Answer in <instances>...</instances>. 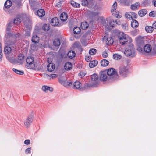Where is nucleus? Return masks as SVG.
Here are the masks:
<instances>
[{
  "instance_id": "6ab92c4d",
  "label": "nucleus",
  "mask_w": 156,
  "mask_h": 156,
  "mask_svg": "<svg viewBox=\"0 0 156 156\" xmlns=\"http://www.w3.org/2000/svg\"><path fill=\"white\" fill-rule=\"evenodd\" d=\"M68 18V16L66 13L65 12L62 13L60 16V20L62 22L66 21Z\"/></svg>"
},
{
  "instance_id": "5701e85b",
  "label": "nucleus",
  "mask_w": 156,
  "mask_h": 156,
  "mask_svg": "<svg viewBox=\"0 0 156 156\" xmlns=\"http://www.w3.org/2000/svg\"><path fill=\"white\" fill-rule=\"evenodd\" d=\"M81 85V83L79 81H76L74 83L73 88L76 89H79L80 90H81V88H80V87Z\"/></svg>"
},
{
  "instance_id": "7ed1b4c3",
  "label": "nucleus",
  "mask_w": 156,
  "mask_h": 156,
  "mask_svg": "<svg viewBox=\"0 0 156 156\" xmlns=\"http://www.w3.org/2000/svg\"><path fill=\"white\" fill-rule=\"evenodd\" d=\"M27 64L26 66L28 69H32L34 67V59L31 56L28 57L26 58Z\"/></svg>"
},
{
  "instance_id": "e2e57ef3",
  "label": "nucleus",
  "mask_w": 156,
  "mask_h": 156,
  "mask_svg": "<svg viewBox=\"0 0 156 156\" xmlns=\"http://www.w3.org/2000/svg\"><path fill=\"white\" fill-rule=\"evenodd\" d=\"M152 27L153 28L156 29V21L154 22L152 24Z\"/></svg>"
},
{
  "instance_id": "4d7b16f0",
  "label": "nucleus",
  "mask_w": 156,
  "mask_h": 156,
  "mask_svg": "<svg viewBox=\"0 0 156 156\" xmlns=\"http://www.w3.org/2000/svg\"><path fill=\"white\" fill-rule=\"evenodd\" d=\"M31 148H29L26 149L25 151V152L26 154L29 153L30 154L31 153L30 151Z\"/></svg>"
},
{
  "instance_id": "c756f323",
  "label": "nucleus",
  "mask_w": 156,
  "mask_h": 156,
  "mask_svg": "<svg viewBox=\"0 0 156 156\" xmlns=\"http://www.w3.org/2000/svg\"><path fill=\"white\" fill-rule=\"evenodd\" d=\"M113 42V40L111 37H108L106 39V43L107 45H112Z\"/></svg>"
},
{
  "instance_id": "cd10ccee",
  "label": "nucleus",
  "mask_w": 156,
  "mask_h": 156,
  "mask_svg": "<svg viewBox=\"0 0 156 156\" xmlns=\"http://www.w3.org/2000/svg\"><path fill=\"white\" fill-rule=\"evenodd\" d=\"M140 6V3L139 2L135 3L131 5V8L133 10L137 9Z\"/></svg>"
},
{
  "instance_id": "72a5a7b5",
  "label": "nucleus",
  "mask_w": 156,
  "mask_h": 156,
  "mask_svg": "<svg viewBox=\"0 0 156 156\" xmlns=\"http://www.w3.org/2000/svg\"><path fill=\"white\" fill-rule=\"evenodd\" d=\"M147 13V10L145 9H142L139 12V15L141 17H143Z\"/></svg>"
},
{
  "instance_id": "f3484780",
  "label": "nucleus",
  "mask_w": 156,
  "mask_h": 156,
  "mask_svg": "<svg viewBox=\"0 0 156 156\" xmlns=\"http://www.w3.org/2000/svg\"><path fill=\"white\" fill-rule=\"evenodd\" d=\"M41 89L43 91L45 92H48V91L50 92H52L53 90L52 87L46 85L43 86L42 87Z\"/></svg>"
},
{
  "instance_id": "ea45409f",
  "label": "nucleus",
  "mask_w": 156,
  "mask_h": 156,
  "mask_svg": "<svg viewBox=\"0 0 156 156\" xmlns=\"http://www.w3.org/2000/svg\"><path fill=\"white\" fill-rule=\"evenodd\" d=\"M9 62L12 64H16L17 63L16 59L15 58H10L9 59Z\"/></svg>"
},
{
  "instance_id": "423d86ee",
  "label": "nucleus",
  "mask_w": 156,
  "mask_h": 156,
  "mask_svg": "<svg viewBox=\"0 0 156 156\" xmlns=\"http://www.w3.org/2000/svg\"><path fill=\"white\" fill-rule=\"evenodd\" d=\"M14 43V41L10 42V41H7L5 43L4 51L5 54H9L11 52V48L9 46L12 45Z\"/></svg>"
},
{
  "instance_id": "6e6d98bb",
  "label": "nucleus",
  "mask_w": 156,
  "mask_h": 156,
  "mask_svg": "<svg viewBox=\"0 0 156 156\" xmlns=\"http://www.w3.org/2000/svg\"><path fill=\"white\" fill-rule=\"evenodd\" d=\"M149 16L151 17H154L155 16L154 11H151L150 12L149 14Z\"/></svg>"
},
{
  "instance_id": "c03bdc74",
  "label": "nucleus",
  "mask_w": 156,
  "mask_h": 156,
  "mask_svg": "<svg viewBox=\"0 0 156 156\" xmlns=\"http://www.w3.org/2000/svg\"><path fill=\"white\" fill-rule=\"evenodd\" d=\"M97 52V50L95 49L92 48L89 51V53L91 55H94Z\"/></svg>"
},
{
  "instance_id": "052dcab7",
  "label": "nucleus",
  "mask_w": 156,
  "mask_h": 156,
  "mask_svg": "<svg viewBox=\"0 0 156 156\" xmlns=\"http://www.w3.org/2000/svg\"><path fill=\"white\" fill-rule=\"evenodd\" d=\"M88 1L90 3V5H91L92 6L93 5L94 0H88Z\"/></svg>"
},
{
  "instance_id": "774afa93",
  "label": "nucleus",
  "mask_w": 156,
  "mask_h": 156,
  "mask_svg": "<svg viewBox=\"0 0 156 156\" xmlns=\"http://www.w3.org/2000/svg\"><path fill=\"white\" fill-rule=\"evenodd\" d=\"M56 6H57L58 7H59L61 6V3L60 2H58L56 4Z\"/></svg>"
},
{
  "instance_id": "de8ad7c7",
  "label": "nucleus",
  "mask_w": 156,
  "mask_h": 156,
  "mask_svg": "<svg viewBox=\"0 0 156 156\" xmlns=\"http://www.w3.org/2000/svg\"><path fill=\"white\" fill-rule=\"evenodd\" d=\"M132 20H133V18H136L137 17V14L133 12H131Z\"/></svg>"
},
{
  "instance_id": "6e6552de",
  "label": "nucleus",
  "mask_w": 156,
  "mask_h": 156,
  "mask_svg": "<svg viewBox=\"0 0 156 156\" xmlns=\"http://www.w3.org/2000/svg\"><path fill=\"white\" fill-rule=\"evenodd\" d=\"M117 7V3L115 2L113 5L112 9L111 10V12L113 15L117 18H120L121 17L120 15H118V12H116V10Z\"/></svg>"
},
{
  "instance_id": "c85d7f7f",
  "label": "nucleus",
  "mask_w": 156,
  "mask_h": 156,
  "mask_svg": "<svg viewBox=\"0 0 156 156\" xmlns=\"http://www.w3.org/2000/svg\"><path fill=\"white\" fill-rule=\"evenodd\" d=\"M12 5V2L10 0H7L5 3L4 6L6 8H9Z\"/></svg>"
},
{
  "instance_id": "1a4fd4ad",
  "label": "nucleus",
  "mask_w": 156,
  "mask_h": 156,
  "mask_svg": "<svg viewBox=\"0 0 156 156\" xmlns=\"http://www.w3.org/2000/svg\"><path fill=\"white\" fill-rule=\"evenodd\" d=\"M34 119L33 116L32 115H30L24 120V124L27 127H28L32 123Z\"/></svg>"
},
{
  "instance_id": "4c0bfd02",
  "label": "nucleus",
  "mask_w": 156,
  "mask_h": 156,
  "mask_svg": "<svg viewBox=\"0 0 156 156\" xmlns=\"http://www.w3.org/2000/svg\"><path fill=\"white\" fill-rule=\"evenodd\" d=\"M74 48H76L78 49H81V45L79 42H76L73 45Z\"/></svg>"
},
{
  "instance_id": "f704fd0d",
  "label": "nucleus",
  "mask_w": 156,
  "mask_h": 156,
  "mask_svg": "<svg viewBox=\"0 0 156 156\" xmlns=\"http://www.w3.org/2000/svg\"><path fill=\"white\" fill-rule=\"evenodd\" d=\"M81 29L80 28L78 27H76L73 29V33L75 34H78L80 32Z\"/></svg>"
},
{
  "instance_id": "7c9ffc66",
  "label": "nucleus",
  "mask_w": 156,
  "mask_h": 156,
  "mask_svg": "<svg viewBox=\"0 0 156 156\" xmlns=\"http://www.w3.org/2000/svg\"><path fill=\"white\" fill-rule=\"evenodd\" d=\"M70 3L71 5L75 8H79L80 6V4L73 0L71 1Z\"/></svg>"
},
{
  "instance_id": "0eeeda50",
  "label": "nucleus",
  "mask_w": 156,
  "mask_h": 156,
  "mask_svg": "<svg viewBox=\"0 0 156 156\" xmlns=\"http://www.w3.org/2000/svg\"><path fill=\"white\" fill-rule=\"evenodd\" d=\"M58 80L60 83L65 87H71L72 85V83L71 81H66V79L65 78L61 77L59 78Z\"/></svg>"
},
{
  "instance_id": "4468645a",
  "label": "nucleus",
  "mask_w": 156,
  "mask_h": 156,
  "mask_svg": "<svg viewBox=\"0 0 156 156\" xmlns=\"http://www.w3.org/2000/svg\"><path fill=\"white\" fill-rule=\"evenodd\" d=\"M51 24L54 26H60L59 23V20L58 18L56 17H55L52 19L51 22Z\"/></svg>"
},
{
  "instance_id": "dca6fc26",
  "label": "nucleus",
  "mask_w": 156,
  "mask_h": 156,
  "mask_svg": "<svg viewBox=\"0 0 156 156\" xmlns=\"http://www.w3.org/2000/svg\"><path fill=\"white\" fill-rule=\"evenodd\" d=\"M24 55L23 54H20L18 56L17 59H16L17 63L22 64L24 61Z\"/></svg>"
},
{
  "instance_id": "9b49d317",
  "label": "nucleus",
  "mask_w": 156,
  "mask_h": 156,
  "mask_svg": "<svg viewBox=\"0 0 156 156\" xmlns=\"http://www.w3.org/2000/svg\"><path fill=\"white\" fill-rule=\"evenodd\" d=\"M100 79L101 80L103 81H105L107 79H108V76H107L106 73V70L101 71L100 73Z\"/></svg>"
},
{
  "instance_id": "ddd939ff",
  "label": "nucleus",
  "mask_w": 156,
  "mask_h": 156,
  "mask_svg": "<svg viewBox=\"0 0 156 156\" xmlns=\"http://www.w3.org/2000/svg\"><path fill=\"white\" fill-rule=\"evenodd\" d=\"M115 23L114 20H110L109 22V24H106L105 27L108 30H111L112 28L115 27Z\"/></svg>"
},
{
  "instance_id": "393cba45",
  "label": "nucleus",
  "mask_w": 156,
  "mask_h": 156,
  "mask_svg": "<svg viewBox=\"0 0 156 156\" xmlns=\"http://www.w3.org/2000/svg\"><path fill=\"white\" fill-rule=\"evenodd\" d=\"M109 63V62L105 59H103L101 61V65L103 67L107 66L108 65Z\"/></svg>"
},
{
  "instance_id": "9d476101",
  "label": "nucleus",
  "mask_w": 156,
  "mask_h": 156,
  "mask_svg": "<svg viewBox=\"0 0 156 156\" xmlns=\"http://www.w3.org/2000/svg\"><path fill=\"white\" fill-rule=\"evenodd\" d=\"M91 81L94 87H97V85L98 84L99 81L98 76L96 74H94L91 76Z\"/></svg>"
},
{
  "instance_id": "13d9d810",
  "label": "nucleus",
  "mask_w": 156,
  "mask_h": 156,
  "mask_svg": "<svg viewBox=\"0 0 156 156\" xmlns=\"http://www.w3.org/2000/svg\"><path fill=\"white\" fill-rule=\"evenodd\" d=\"M24 143L27 145H28L30 144V140L29 139L26 140H25L24 142Z\"/></svg>"
},
{
  "instance_id": "680f3d73",
  "label": "nucleus",
  "mask_w": 156,
  "mask_h": 156,
  "mask_svg": "<svg viewBox=\"0 0 156 156\" xmlns=\"http://www.w3.org/2000/svg\"><path fill=\"white\" fill-rule=\"evenodd\" d=\"M115 23L118 25H120L121 24V22L119 20H117L115 21Z\"/></svg>"
},
{
  "instance_id": "b1692460",
  "label": "nucleus",
  "mask_w": 156,
  "mask_h": 156,
  "mask_svg": "<svg viewBox=\"0 0 156 156\" xmlns=\"http://www.w3.org/2000/svg\"><path fill=\"white\" fill-rule=\"evenodd\" d=\"M98 64V61L95 60H93L92 61H91L89 64V67L91 68L94 67Z\"/></svg>"
},
{
  "instance_id": "49530a36",
  "label": "nucleus",
  "mask_w": 156,
  "mask_h": 156,
  "mask_svg": "<svg viewBox=\"0 0 156 156\" xmlns=\"http://www.w3.org/2000/svg\"><path fill=\"white\" fill-rule=\"evenodd\" d=\"M30 4L32 7L33 9H35L36 8V7L38 5L37 3H36L35 2H30Z\"/></svg>"
},
{
  "instance_id": "c9c22d12",
  "label": "nucleus",
  "mask_w": 156,
  "mask_h": 156,
  "mask_svg": "<svg viewBox=\"0 0 156 156\" xmlns=\"http://www.w3.org/2000/svg\"><path fill=\"white\" fill-rule=\"evenodd\" d=\"M53 44L56 47H59L60 44V42L59 39H55L53 41Z\"/></svg>"
},
{
  "instance_id": "5fc2aeb1",
  "label": "nucleus",
  "mask_w": 156,
  "mask_h": 156,
  "mask_svg": "<svg viewBox=\"0 0 156 156\" xmlns=\"http://www.w3.org/2000/svg\"><path fill=\"white\" fill-rule=\"evenodd\" d=\"M3 54L2 52V48L1 47V44L0 43V59H2V58Z\"/></svg>"
},
{
  "instance_id": "e433bc0d",
  "label": "nucleus",
  "mask_w": 156,
  "mask_h": 156,
  "mask_svg": "<svg viewBox=\"0 0 156 156\" xmlns=\"http://www.w3.org/2000/svg\"><path fill=\"white\" fill-rule=\"evenodd\" d=\"M113 58L114 59L116 60H119L121 59L122 56L118 54H114L113 55Z\"/></svg>"
},
{
  "instance_id": "aec40b11",
  "label": "nucleus",
  "mask_w": 156,
  "mask_h": 156,
  "mask_svg": "<svg viewBox=\"0 0 156 156\" xmlns=\"http://www.w3.org/2000/svg\"><path fill=\"white\" fill-rule=\"evenodd\" d=\"M72 64L71 62H67L66 63L64 66L65 69L66 71H69L72 68Z\"/></svg>"
},
{
  "instance_id": "412c9836",
  "label": "nucleus",
  "mask_w": 156,
  "mask_h": 156,
  "mask_svg": "<svg viewBox=\"0 0 156 156\" xmlns=\"http://www.w3.org/2000/svg\"><path fill=\"white\" fill-rule=\"evenodd\" d=\"M39 41V37L37 35H33L31 39V41L32 42L35 44L37 43Z\"/></svg>"
},
{
  "instance_id": "58836bf2",
  "label": "nucleus",
  "mask_w": 156,
  "mask_h": 156,
  "mask_svg": "<svg viewBox=\"0 0 156 156\" xmlns=\"http://www.w3.org/2000/svg\"><path fill=\"white\" fill-rule=\"evenodd\" d=\"M50 28V26L48 24H44L42 27V29L43 30L45 31H48Z\"/></svg>"
},
{
  "instance_id": "473e14b6",
  "label": "nucleus",
  "mask_w": 156,
  "mask_h": 156,
  "mask_svg": "<svg viewBox=\"0 0 156 156\" xmlns=\"http://www.w3.org/2000/svg\"><path fill=\"white\" fill-rule=\"evenodd\" d=\"M153 27L152 26H147L145 28L146 31L148 33H151L153 30Z\"/></svg>"
},
{
  "instance_id": "f03ea898",
  "label": "nucleus",
  "mask_w": 156,
  "mask_h": 156,
  "mask_svg": "<svg viewBox=\"0 0 156 156\" xmlns=\"http://www.w3.org/2000/svg\"><path fill=\"white\" fill-rule=\"evenodd\" d=\"M118 36L120 43L122 45L126 44L127 43L128 39L129 38L127 35L121 31L118 32Z\"/></svg>"
},
{
  "instance_id": "4be33fe9",
  "label": "nucleus",
  "mask_w": 156,
  "mask_h": 156,
  "mask_svg": "<svg viewBox=\"0 0 156 156\" xmlns=\"http://www.w3.org/2000/svg\"><path fill=\"white\" fill-rule=\"evenodd\" d=\"M37 14L39 17H42L45 15V12L44 9H40L37 11Z\"/></svg>"
},
{
  "instance_id": "8fccbe9b",
  "label": "nucleus",
  "mask_w": 156,
  "mask_h": 156,
  "mask_svg": "<svg viewBox=\"0 0 156 156\" xmlns=\"http://www.w3.org/2000/svg\"><path fill=\"white\" fill-rule=\"evenodd\" d=\"M12 23H9L8 25L7 28H6L7 31H9L11 30V28L12 26Z\"/></svg>"
},
{
  "instance_id": "603ef678",
  "label": "nucleus",
  "mask_w": 156,
  "mask_h": 156,
  "mask_svg": "<svg viewBox=\"0 0 156 156\" xmlns=\"http://www.w3.org/2000/svg\"><path fill=\"white\" fill-rule=\"evenodd\" d=\"M81 43L82 44H83L84 46L87 45V42L84 39V38H82L81 39Z\"/></svg>"
},
{
  "instance_id": "a18cd8bd",
  "label": "nucleus",
  "mask_w": 156,
  "mask_h": 156,
  "mask_svg": "<svg viewBox=\"0 0 156 156\" xmlns=\"http://www.w3.org/2000/svg\"><path fill=\"white\" fill-rule=\"evenodd\" d=\"M131 12H129L125 14L126 17L129 20H132Z\"/></svg>"
},
{
  "instance_id": "a211bd4d",
  "label": "nucleus",
  "mask_w": 156,
  "mask_h": 156,
  "mask_svg": "<svg viewBox=\"0 0 156 156\" xmlns=\"http://www.w3.org/2000/svg\"><path fill=\"white\" fill-rule=\"evenodd\" d=\"M144 51L147 53H148L151 52L152 50L151 46L148 44H147L144 46L143 48Z\"/></svg>"
},
{
  "instance_id": "338daca9",
  "label": "nucleus",
  "mask_w": 156,
  "mask_h": 156,
  "mask_svg": "<svg viewBox=\"0 0 156 156\" xmlns=\"http://www.w3.org/2000/svg\"><path fill=\"white\" fill-rule=\"evenodd\" d=\"M78 75L80 77H81V78L83 77L85 75H83H83H81V73H79Z\"/></svg>"
},
{
  "instance_id": "20e7f679",
  "label": "nucleus",
  "mask_w": 156,
  "mask_h": 156,
  "mask_svg": "<svg viewBox=\"0 0 156 156\" xmlns=\"http://www.w3.org/2000/svg\"><path fill=\"white\" fill-rule=\"evenodd\" d=\"M106 73L108 76V79H114V77L118 76L115 69L113 68L108 69L107 70H106Z\"/></svg>"
},
{
  "instance_id": "69168bd1",
  "label": "nucleus",
  "mask_w": 156,
  "mask_h": 156,
  "mask_svg": "<svg viewBox=\"0 0 156 156\" xmlns=\"http://www.w3.org/2000/svg\"><path fill=\"white\" fill-rule=\"evenodd\" d=\"M20 36V34L19 33H16L14 35V36L16 37H18Z\"/></svg>"
},
{
  "instance_id": "a19ab883",
  "label": "nucleus",
  "mask_w": 156,
  "mask_h": 156,
  "mask_svg": "<svg viewBox=\"0 0 156 156\" xmlns=\"http://www.w3.org/2000/svg\"><path fill=\"white\" fill-rule=\"evenodd\" d=\"M81 4L83 6H86L90 5L88 0H81Z\"/></svg>"
},
{
  "instance_id": "a878e982",
  "label": "nucleus",
  "mask_w": 156,
  "mask_h": 156,
  "mask_svg": "<svg viewBox=\"0 0 156 156\" xmlns=\"http://www.w3.org/2000/svg\"><path fill=\"white\" fill-rule=\"evenodd\" d=\"M76 54L74 51H69L67 54V56L69 58H72L75 56Z\"/></svg>"
},
{
  "instance_id": "09e8293b",
  "label": "nucleus",
  "mask_w": 156,
  "mask_h": 156,
  "mask_svg": "<svg viewBox=\"0 0 156 156\" xmlns=\"http://www.w3.org/2000/svg\"><path fill=\"white\" fill-rule=\"evenodd\" d=\"M122 28L124 30H126L127 29L128 25L126 23H125L122 25Z\"/></svg>"
},
{
  "instance_id": "f8f14e48",
  "label": "nucleus",
  "mask_w": 156,
  "mask_h": 156,
  "mask_svg": "<svg viewBox=\"0 0 156 156\" xmlns=\"http://www.w3.org/2000/svg\"><path fill=\"white\" fill-rule=\"evenodd\" d=\"M137 44L138 46L137 48V50L139 52H142L143 50L142 48L141 47V46H143L144 44V42L143 41L140 40L139 39H137L136 40Z\"/></svg>"
},
{
  "instance_id": "864d4df0",
  "label": "nucleus",
  "mask_w": 156,
  "mask_h": 156,
  "mask_svg": "<svg viewBox=\"0 0 156 156\" xmlns=\"http://www.w3.org/2000/svg\"><path fill=\"white\" fill-rule=\"evenodd\" d=\"M102 55L103 58H106L108 56V54L106 52L104 51L102 53Z\"/></svg>"
},
{
  "instance_id": "bb28decb",
  "label": "nucleus",
  "mask_w": 156,
  "mask_h": 156,
  "mask_svg": "<svg viewBox=\"0 0 156 156\" xmlns=\"http://www.w3.org/2000/svg\"><path fill=\"white\" fill-rule=\"evenodd\" d=\"M131 25L132 27L136 28L138 26V23L136 20H133L131 22Z\"/></svg>"
},
{
  "instance_id": "f257e3e1",
  "label": "nucleus",
  "mask_w": 156,
  "mask_h": 156,
  "mask_svg": "<svg viewBox=\"0 0 156 156\" xmlns=\"http://www.w3.org/2000/svg\"><path fill=\"white\" fill-rule=\"evenodd\" d=\"M136 52L133 45L128 46L126 48L124 54L127 56L133 57L136 55Z\"/></svg>"
},
{
  "instance_id": "37998d69",
  "label": "nucleus",
  "mask_w": 156,
  "mask_h": 156,
  "mask_svg": "<svg viewBox=\"0 0 156 156\" xmlns=\"http://www.w3.org/2000/svg\"><path fill=\"white\" fill-rule=\"evenodd\" d=\"M20 18H17L14 19L13 23L16 25H18L20 23Z\"/></svg>"
},
{
  "instance_id": "bf43d9fd",
  "label": "nucleus",
  "mask_w": 156,
  "mask_h": 156,
  "mask_svg": "<svg viewBox=\"0 0 156 156\" xmlns=\"http://www.w3.org/2000/svg\"><path fill=\"white\" fill-rule=\"evenodd\" d=\"M12 35V33L8 32L6 34V36L7 38L9 37Z\"/></svg>"
},
{
  "instance_id": "79ce46f5",
  "label": "nucleus",
  "mask_w": 156,
  "mask_h": 156,
  "mask_svg": "<svg viewBox=\"0 0 156 156\" xmlns=\"http://www.w3.org/2000/svg\"><path fill=\"white\" fill-rule=\"evenodd\" d=\"M12 70L15 73L18 74L23 75L24 73V72L23 71L18 70L15 68L12 69Z\"/></svg>"
},
{
  "instance_id": "2eb2a0df",
  "label": "nucleus",
  "mask_w": 156,
  "mask_h": 156,
  "mask_svg": "<svg viewBox=\"0 0 156 156\" xmlns=\"http://www.w3.org/2000/svg\"><path fill=\"white\" fill-rule=\"evenodd\" d=\"M55 68V64L52 62L49 63L47 66V69L49 72H52L54 71Z\"/></svg>"
},
{
  "instance_id": "39448f33",
  "label": "nucleus",
  "mask_w": 156,
  "mask_h": 156,
  "mask_svg": "<svg viewBox=\"0 0 156 156\" xmlns=\"http://www.w3.org/2000/svg\"><path fill=\"white\" fill-rule=\"evenodd\" d=\"M119 71L121 76L123 77L126 76L128 72L127 65L126 64V66L122 65L121 66Z\"/></svg>"
},
{
  "instance_id": "0e129e2a",
  "label": "nucleus",
  "mask_w": 156,
  "mask_h": 156,
  "mask_svg": "<svg viewBox=\"0 0 156 156\" xmlns=\"http://www.w3.org/2000/svg\"><path fill=\"white\" fill-rule=\"evenodd\" d=\"M52 78H55L57 76V75L55 74H52L50 76Z\"/></svg>"
},
{
  "instance_id": "3c124183",
  "label": "nucleus",
  "mask_w": 156,
  "mask_h": 156,
  "mask_svg": "<svg viewBox=\"0 0 156 156\" xmlns=\"http://www.w3.org/2000/svg\"><path fill=\"white\" fill-rule=\"evenodd\" d=\"M87 62H89L91 61V57L90 55L86 56L85 58Z\"/></svg>"
},
{
  "instance_id": "2f4dec72",
  "label": "nucleus",
  "mask_w": 156,
  "mask_h": 156,
  "mask_svg": "<svg viewBox=\"0 0 156 156\" xmlns=\"http://www.w3.org/2000/svg\"><path fill=\"white\" fill-rule=\"evenodd\" d=\"M88 27V24L86 22H82L81 25V27L83 30H85Z\"/></svg>"
}]
</instances>
